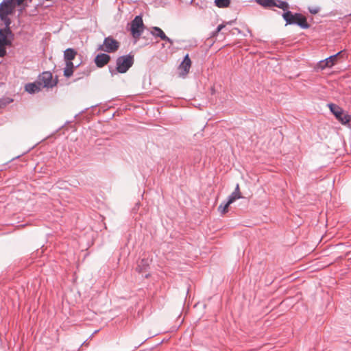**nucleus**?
<instances>
[{"label": "nucleus", "instance_id": "f257e3e1", "mask_svg": "<svg viewBox=\"0 0 351 351\" xmlns=\"http://www.w3.org/2000/svg\"><path fill=\"white\" fill-rule=\"evenodd\" d=\"M134 62V55L129 53L125 56H121L117 58L116 60V68L113 69L112 66H109V71L112 76L117 73H125L130 67L132 66Z\"/></svg>", "mask_w": 351, "mask_h": 351}, {"label": "nucleus", "instance_id": "f03ea898", "mask_svg": "<svg viewBox=\"0 0 351 351\" xmlns=\"http://www.w3.org/2000/svg\"><path fill=\"white\" fill-rule=\"evenodd\" d=\"M282 16L286 21V25H297L302 29H308L310 27L306 18L300 13L293 14L288 9L285 11Z\"/></svg>", "mask_w": 351, "mask_h": 351}, {"label": "nucleus", "instance_id": "7ed1b4c3", "mask_svg": "<svg viewBox=\"0 0 351 351\" xmlns=\"http://www.w3.org/2000/svg\"><path fill=\"white\" fill-rule=\"evenodd\" d=\"M330 112L342 124L346 125L351 121V115L344 114L343 109L339 106L330 103L328 105Z\"/></svg>", "mask_w": 351, "mask_h": 351}, {"label": "nucleus", "instance_id": "20e7f679", "mask_svg": "<svg viewBox=\"0 0 351 351\" xmlns=\"http://www.w3.org/2000/svg\"><path fill=\"white\" fill-rule=\"evenodd\" d=\"M145 29V25L141 15L136 16L131 22L130 31L134 38H138Z\"/></svg>", "mask_w": 351, "mask_h": 351}, {"label": "nucleus", "instance_id": "39448f33", "mask_svg": "<svg viewBox=\"0 0 351 351\" xmlns=\"http://www.w3.org/2000/svg\"><path fill=\"white\" fill-rule=\"evenodd\" d=\"M119 48V43L112 36L105 38L102 45H99L97 50L106 53H113Z\"/></svg>", "mask_w": 351, "mask_h": 351}, {"label": "nucleus", "instance_id": "423d86ee", "mask_svg": "<svg viewBox=\"0 0 351 351\" xmlns=\"http://www.w3.org/2000/svg\"><path fill=\"white\" fill-rule=\"evenodd\" d=\"M37 80L43 88H53L58 84L57 77L53 80V75L50 71L43 72L38 75Z\"/></svg>", "mask_w": 351, "mask_h": 351}, {"label": "nucleus", "instance_id": "0eeeda50", "mask_svg": "<svg viewBox=\"0 0 351 351\" xmlns=\"http://www.w3.org/2000/svg\"><path fill=\"white\" fill-rule=\"evenodd\" d=\"M256 2L258 4L265 8L277 7L284 11L289 8V3L287 1L282 0H256Z\"/></svg>", "mask_w": 351, "mask_h": 351}, {"label": "nucleus", "instance_id": "6e6552de", "mask_svg": "<svg viewBox=\"0 0 351 351\" xmlns=\"http://www.w3.org/2000/svg\"><path fill=\"white\" fill-rule=\"evenodd\" d=\"M14 34L10 28H3L0 29V43L2 45L10 47L14 40Z\"/></svg>", "mask_w": 351, "mask_h": 351}, {"label": "nucleus", "instance_id": "1a4fd4ad", "mask_svg": "<svg viewBox=\"0 0 351 351\" xmlns=\"http://www.w3.org/2000/svg\"><path fill=\"white\" fill-rule=\"evenodd\" d=\"M10 2L11 1L7 2V5L5 6L4 10H2L1 13H0V19L5 24L4 28H10V25L11 24V20L8 16L12 14L15 9L12 5H11Z\"/></svg>", "mask_w": 351, "mask_h": 351}, {"label": "nucleus", "instance_id": "9d476101", "mask_svg": "<svg viewBox=\"0 0 351 351\" xmlns=\"http://www.w3.org/2000/svg\"><path fill=\"white\" fill-rule=\"evenodd\" d=\"M191 60L189 58V55L187 53L184 56L183 60L178 66L179 75L184 77L189 73L191 66Z\"/></svg>", "mask_w": 351, "mask_h": 351}, {"label": "nucleus", "instance_id": "9b49d317", "mask_svg": "<svg viewBox=\"0 0 351 351\" xmlns=\"http://www.w3.org/2000/svg\"><path fill=\"white\" fill-rule=\"evenodd\" d=\"M151 261L147 258H143L137 261L136 271L138 274H143L148 271Z\"/></svg>", "mask_w": 351, "mask_h": 351}, {"label": "nucleus", "instance_id": "f8f14e48", "mask_svg": "<svg viewBox=\"0 0 351 351\" xmlns=\"http://www.w3.org/2000/svg\"><path fill=\"white\" fill-rule=\"evenodd\" d=\"M110 60V56L107 53H99L95 59L94 62L98 68H102Z\"/></svg>", "mask_w": 351, "mask_h": 351}, {"label": "nucleus", "instance_id": "ddd939ff", "mask_svg": "<svg viewBox=\"0 0 351 351\" xmlns=\"http://www.w3.org/2000/svg\"><path fill=\"white\" fill-rule=\"evenodd\" d=\"M41 85L38 80L33 83H27L25 86V90L29 94H34L41 90Z\"/></svg>", "mask_w": 351, "mask_h": 351}, {"label": "nucleus", "instance_id": "4468645a", "mask_svg": "<svg viewBox=\"0 0 351 351\" xmlns=\"http://www.w3.org/2000/svg\"><path fill=\"white\" fill-rule=\"evenodd\" d=\"M345 51L342 50L339 51L336 54L330 56V57L326 58V60L328 62L329 68H331L332 66H334L337 63L338 58L343 57Z\"/></svg>", "mask_w": 351, "mask_h": 351}, {"label": "nucleus", "instance_id": "2eb2a0df", "mask_svg": "<svg viewBox=\"0 0 351 351\" xmlns=\"http://www.w3.org/2000/svg\"><path fill=\"white\" fill-rule=\"evenodd\" d=\"M77 55V51L76 49L68 48L64 51V61H72L75 58Z\"/></svg>", "mask_w": 351, "mask_h": 351}, {"label": "nucleus", "instance_id": "dca6fc26", "mask_svg": "<svg viewBox=\"0 0 351 351\" xmlns=\"http://www.w3.org/2000/svg\"><path fill=\"white\" fill-rule=\"evenodd\" d=\"M241 197H242L240 192L239 184H237L236 185L234 191L228 197V204H232L236 199H240Z\"/></svg>", "mask_w": 351, "mask_h": 351}, {"label": "nucleus", "instance_id": "f3484780", "mask_svg": "<svg viewBox=\"0 0 351 351\" xmlns=\"http://www.w3.org/2000/svg\"><path fill=\"white\" fill-rule=\"evenodd\" d=\"M151 34L156 37H159L161 40L165 38V32L158 27H152Z\"/></svg>", "mask_w": 351, "mask_h": 351}, {"label": "nucleus", "instance_id": "a211bd4d", "mask_svg": "<svg viewBox=\"0 0 351 351\" xmlns=\"http://www.w3.org/2000/svg\"><path fill=\"white\" fill-rule=\"evenodd\" d=\"M230 3V0H215L216 6L220 8H228Z\"/></svg>", "mask_w": 351, "mask_h": 351}, {"label": "nucleus", "instance_id": "6ab92c4d", "mask_svg": "<svg viewBox=\"0 0 351 351\" xmlns=\"http://www.w3.org/2000/svg\"><path fill=\"white\" fill-rule=\"evenodd\" d=\"M230 204H228V200L224 204L221 203L218 207L219 211H220L222 215L228 212V206Z\"/></svg>", "mask_w": 351, "mask_h": 351}, {"label": "nucleus", "instance_id": "aec40b11", "mask_svg": "<svg viewBox=\"0 0 351 351\" xmlns=\"http://www.w3.org/2000/svg\"><path fill=\"white\" fill-rule=\"evenodd\" d=\"M3 2L11 1L10 2L11 5H12L13 8H15L16 5H21L24 1V0H3Z\"/></svg>", "mask_w": 351, "mask_h": 351}, {"label": "nucleus", "instance_id": "412c9836", "mask_svg": "<svg viewBox=\"0 0 351 351\" xmlns=\"http://www.w3.org/2000/svg\"><path fill=\"white\" fill-rule=\"evenodd\" d=\"M74 70L65 67L64 69V76L66 78L71 77L73 74Z\"/></svg>", "mask_w": 351, "mask_h": 351}, {"label": "nucleus", "instance_id": "4be33fe9", "mask_svg": "<svg viewBox=\"0 0 351 351\" xmlns=\"http://www.w3.org/2000/svg\"><path fill=\"white\" fill-rule=\"evenodd\" d=\"M318 67L321 69L322 70H324V69L328 67V62H326V59L324 60H321L318 63Z\"/></svg>", "mask_w": 351, "mask_h": 351}, {"label": "nucleus", "instance_id": "5701e85b", "mask_svg": "<svg viewBox=\"0 0 351 351\" xmlns=\"http://www.w3.org/2000/svg\"><path fill=\"white\" fill-rule=\"evenodd\" d=\"M7 46L8 45H2L1 44H0V57L1 58H3L6 56L7 51H6L5 47H7Z\"/></svg>", "mask_w": 351, "mask_h": 351}, {"label": "nucleus", "instance_id": "b1692460", "mask_svg": "<svg viewBox=\"0 0 351 351\" xmlns=\"http://www.w3.org/2000/svg\"><path fill=\"white\" fill-rule=\"evenodd\" d=\"M65 64H66V68H69V69H71L73 70H74L75 68H77L79 66L80 64H77L76 66H75L73 64V63L72 62V61H65Z\"/></svg>", "mask_w": 351, "mask_h": 351}, {"label": "nucleus", "instance_id": "393cba45", "mask_svg": "<svg viewBox=\"0 0 351 351\" xmlns=\"http://www.w3.org/2000/svg\"><path fill=\"white\" fill-rule=\"evenodd\" d=\"M320 10V8L319 7H309L308 8V11L311 14H317Z\"/></svg>", "mask_w": 351, "mask_h": 351}, {"label": "nucleus", "instance_id": "a878e982", "mask_svg": "<svg viewBox=\"0 0 351 351\" xmlns=\"http://www.w3.org/2000/svg\"><path fill=\"white\" fill-rule=\"evenodd\" d=\"M8 4L7 2H3L2 1L1 3H0V13L2 12V10H4V8L5 6H6Z\"/></svg>", "mask_w": 351, "mask_h": 351}, {"label": "nucleus", "instance_id": "bb28decb", "mask_svg": "<svg viewBox=\"0 0 351 351\" xmlns=\"http://www.w3.org/2000/svg\"><path fill=\"white\" fill-rule=\"evenodd\" d=\"M162 40L168 42L171 45H173V41L171 38H169L168 36H167L166 35H165V38H164V39H162Z\"/></svg>", "mask_w": 351, "mask_h": 351}, {"label": "nucleus", "instance_id": "cd10ccee", "mask_svg": "<svg viewBox=\"0 0 351 351\" xmlns=\"http://www.w3.org/2000/svg\"><path fill=\"white\" fill-rule=\"evenodd\" d=\"M226 27V24L222 23L217 26L216 28L219 32Z\"/></svg>", "mask_w": 351, "mask_h": 351}, {"label": "nucleus", "instance_id": "c85d7f7f", "mask_svg": "<svg viewBox=\"0 0 351 351\" xmlns=\"http://www.w3.org/2000/svg\"><path fill=\"white\" fill-rule=\"evenodd\" d=\"M219 33V32L216 29L214 32L211 33L210 36L211 37H215L217 36V34Z\"/></svg>", "mask_w": 351, "mask_h": 351}, {"label": "nucleus", "instance_id": "c756f323", "mask_svg": "<svg viewBox=\"0 0 351 351\" xmlns=\"http://www.w3.org/2000/svg\"><path fill=\"white\" fill-rule=\"evenodd\" d=\"M3 101L1 100H0V108H1L2 105H3Z\"/></svg>", "mask_w": 351, "mask_h": 351}, {"label": "nucleus", "instance_id": "7c9ffc66", "mask_svg": "<svg viewBox=\"0 0 351 351\" xmlns=\"http://www.w3.org/2000/svg\"><path fill=\"white\" fill-rule=\"evenodd\" d=\"M149 276V274H146L145 275V278H147Z\"/></svg>", "mask_w": 351, "mask_h": 351}, {"label": "nucleus", "instance_id": "2f4dec72", "mask_svg": "<svg viewBox=\"0 0 351 351\" xmlns=\"http://www.w3.org/2000/svg\"><path fill=\"white\" fill-rule=\"evenodd\" d=\"M232 23V21H229V22H227L226 24H230L231 25Z\"/></svg>", "mask_w": 351, "mask_h": 351}]
</instances>
